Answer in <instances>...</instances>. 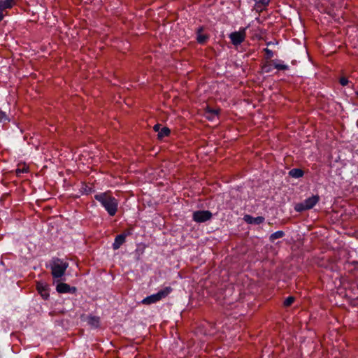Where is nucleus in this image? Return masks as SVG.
<instances>
[{
	"mask_svg": "<svg viewBox=\"0 0 358 358\" xmlns=\"http://www.w3.org/2000/svg\"><path fill=\"white\" fill-rule=\"evenodd\" d=\"M218 114V111L215 109L208 108L205 112V117L209 120H213Z\"/></svg>",
	"mask_w": 358,
	"mask_h": 358,
	"instance_id": "ddd939ff",
	"label": "nucleus"
},
{
	"mask_svg": "<svg viewBox=\"0 0 358 358\" xmlns=\"http://www.w3.org/2000/svg\"><path fill=\"white\" fill-rule=\"evenodd\" d=\"M285 235V233L282 231H278L275 233H273L270 237L269 240L271 242H274L276 239L282 238Z\"/></svg>",
	"mask_w": 358,
	"mask_h": 358,
	"instance_id": "dca6fc26",
	"label": "nucleus"
},
{
	"mask_svg": "<svg viewBox=\"0 0 358 358\" xmlns=\"http://www.w3.org/2000/svg\"><path fill=\"white\" fill-rule=\"evenodd\" d=\"M69 264L66 262H62L59 259L53 261L51 266V273L53 278H59L64 275Z\"/></svg>",
	"mask_w": 358,
	"mask_h": 358,
	"instance_id": "f03ea898",
	"label": "nucleus"
},
{
	"mask_svg": "<svg viewBox=\"0 0 358 358\" xmlns=\"http://www.w3.org/2000/svg\"><path fill=\"white\" fill-rule=\"evenodd\" d=\"M340 83L341 85L345 86L348 83V80L346 78H341L340 79Z\"/></svg>",
	"mask_w": 358,
	"mask_h": 358,
	"instance_id": "5701e85b",
	"label": "nucleus"
},
{
	"mask_svg": "<svg viewBox=\"0 0 358 358\" xmlns=\"http://www.w3.org/2000/svg\"><path fill=\"white\" fill-rule=\"evenodd\" d=\"M15 0H13V2H14V3H15Z\"/></svg>",
	"mask_w": 358,
	"mask_h": 358,
	"instance_id": "a878e982",
	"label": "nucleus"
},
{
	"mask_svg": "<svg viewBox=\"0 0 358 358\" xmlns=\"http://www.w3.org/2000/svg\"><path fill=\"white\" fill-rule=\"evenodd\" d=\"M126 236V234H121L115 237V242L113 244L114 250H117L120 248V246L125 242Z\"/></svg>",
	"mask_w": 358,
	"mask_h": 358,
	"instance_id": "9d476101",
	"label": "nucleus"
},
{
	"mask_svg": "<svg viewBox=\"0 0 358 358\" xmlns=\"http://www.w3.org/2000/svg\"><path fill=\"white\" fill-rule=\"evenodd\" d=\"M319 196H313L306 199L303 202L298 203L295 206V210L301 212L306 210L311 209L318 202Z\"/></svg>",
	"mask_w": 358,
	"mask_h": 358,
	"instance_id": "20e7f679",
	"label": "nucleus"
},
{
	"mask_svg": "<svg viewBox=\"0 0 358 358\" xmlns=\"http://www.w3.org/2000/svg\"><path fill=\"white\" fill-rule=\"evenodd\" d=\"M3 6L0 4V21L3 20V12L4 10V8L2 7Z\"/></svg>",
	"mask_w": 358,
	"mask_h": 358,
	"instance_id": "393cba45",
	"label": "nucleus"
},
{
	"mask_svg": "<svg viewBox=\"0 0 358 358\" xmlns=\"http://www.w3.org/2000/svg\"><path fill=\"white\" fill-rule=\"evenodd\" d=\"M14 3L13 0H5L0 2V4L3 6L2 7L4 10L12 8Z\"/></svg>",
	"mask_w": 358,
	"mask_h": 358,
	"instance_id": "f3484780",
	"label": "nucleus"
},
{
	"mask_svg": "<svg viewBox=\"0 0 358 358\" xmlns=\"http://www.w3.org/2000/svg\"><path fill=\"white\" fill-rule=\"evenodd\" d=\"M94 199L100 202L110 216H114L117 211V200L110 195V192L94 195Z\"/></svg>",
	"mask_w": 358,
	"mask_h": 358,
	"instance_id": "f257e3e1",
	"label": "nucleus"
},
{
	"mask_svg": "<svg viewBox=\"0 0 358 358\" xmlns=\"http://www.w3.org/2000/svg\"><path fill=\"white\" fill-rule=\"evenodd\" d=\"M171 290L172 289L171 287H166L164 289L158 292L157 294L147 296L142 301V303L145 305H150L156 303L161 300L162 299L166 296L167 294L170 293Z\"/></svg>",
	"mask_w": 358,
	"mask_h": 358,
	"instance_id": "7ed1b4c3",
	"label": "nucleus"
},
{
	"mask_svg": "<svg viewBox=\"0 0 358 358\" xmlns=\"http://www.w3.org/2000/svg\"><path fill=\"white\" fill-rule=\"evenodd\" d=\"M203 28L202 27L197 29L196 40L199 43L203 44L208 39V35L203 33Z\"/></svg>",
	"mask_w": 358,
	"mask_h": 358,
	"instance_id": "1a4fd4ad",
	"label": "nucleus"
},
{
	"mask_svg": "<svg viewBox=\"0 0 358 358\" xmlns=\"http://www.w3.org/2000/svg\"><path fill=\"white\" fill-rule=\"evenodd\" d=\"M289 175L294 178H299L303 176V171L300 169H292L289 171Z\"/></svg>",
	"mask_w": 358,
	"mask_h": 358,
	"instance_id": "f8f14e48",
	"label": "nucleus"
},
{
	"mask_svg": "<svg viewBox=\"0 0 358 358\" xmlns=\"http://www.w3.org/2000/svg\"><path fill=\"white\" fill-rule=\"evenodd\" d=\"M170 132H171V131L168 127H164L163 128H162L160 131L157 134V138L159 140H162L165 136H168L169 135Z\"/></svg>",
	"mask_w": 358,
	"mask_h": 358,
	"instance_id": "2eb2a0df",
	"label": "nucleus"
},
{
	"mask_svg": "<svg viewBox=\"0 0 358 358\" xmlns=\"http://www.w3.org/2000/svg\"><path fill=\"white\" fill-rule=\"evenodd\" d=\"M5 120H8L6 114L3 112L0 111V122H3Z\"/></svg>",
	"mask_w": 358,
	"mask_h": 358,
	"instance_id": "4be33fe9",
	"label": "nucleus"
},
{
	"mask_svg": "<svg viewBox=\"0 0 358 358\" xmlns=\"http://www.w3.org/2000/svg\"><path fill=\"white\" fill-rule=\"evenodd\" d=\"M36 289L38 292L44 299H48L49 297L48 287V285L42 282H38L36 283Z\"/></svg>",
	"mask_w": 358,
	"mask_h": 358,
	"instance_id": "6e6552de",
	"label": "nucleus"
},
{
	"mask_svg": "<svg viewBox=\"0 0 358 358\" xmlns=\"http://www.w3.org/2000/svg\"><path fill=\"white\" fill-rule=\"evenodd\" d=\"M56 290L59 293H75L76 288L75 287H71L66 283L59 282L57 285Z\"/></svg>",
	"mask_w": 358,
	"mask_h": 358,
	"instance_id": "0eeeda50",
	"label": "nucleus"
},
{
	"mask_svg": "<svg viewBox=\"0 0 358 358\" xmlns=\"http://www.w3.org/2000/svg\"><path fill=\"white\" fill-rule=\"evenodd\" d=\"M264 50V52L266 53V59H271V58H272L273 57V52L270 49L265 48Z\"/></svg>",
	"mask_w": 358,
	"mask_h": 358,
	"instance_id": "412c9836",
	"label": "nucleus"
},
{
	"mask_svg": "<svg viewBox=\"0 0 358 358\" xmlns=\"http://www.w3.org/2000/svg\"><path fill=\"white\" fill-rule=\"evenodd\" d=\"M100 319L99 317L90 316L87 320V322L92 327H98L99 325Z\"/></svg>",
	"mask_w": 358,
	"mask_h": 358,
	"instance_id": "4468645a",
	"label": "nucleus"
},
{
	"mask_svg": "<svg viewBox=\"0 0 358 358\" xmlns=\"http://www.w3.org/2000/svg\"><path fill=\"white\" fill-rule=\"evenodd\" d=\"M212 213L208 210H198L193 213L194 220L197 222H203L210 220Z\"/></svg>",
	"mask_w": 358,
	"mask_h": 358,
	"instance_id": "423d86ee",
	"label": "nucleus"
},
{
	"mask_svg": "<svg viewBox=\"0 0 358 358\" xmlns=\"http://www.w3.org/2000/svg\"><path fill=\"white\" fill-rule=\"evenodd\" d=\"M245 221H247L248 222H249L250 224H259L264 222V218L263 217H260V216L257 217H252L250 215H246L245 217Z\"/></svg>",
	"mask_w": 358,
	"mask_h": 358,
	"instance_id": "9b49d317",
	"label": "nucleus"
},
{
	"mask_svg": "<svg viewBox=\"0 0 358 358\" xmlns=\"http://www.w3.org/2000/svg\"><path fill=\"white\" fill-rule=\"evenodd\" d=\"M245 29L244 28L239 31H234L230 34L229 38L231 41V43L234 45H240L244 40L245 37Z\"/></svg>",
	"mask_w": 358,
	"mask_h": 358,
	"instance_id": "39448f33",
	"label": "nucleus"
},
{
	"mask_svg": "<svg viewBox=\"0 0 358 358\" xmlns=\"http://www.w3.org/2000/svg\"><path fill=\"white\" fill-rule=\"evenodd\" d=\"M294 297H293V296H289V297H287V298L285 300V301H284V305H285V306H290V305L294 302Z\"/></svg>",
	"mask_w": 358,
	"mask_h": 358,
	"instance_id": "aec40b11",
	"label": "nucleus"
},
{
	"mask_svg": "<svg viewBox=\"0 0 358 358\" xmlns=\"http://www.w3.org/2000/svg\"><path fill=\"white\" fill-rule=\"evenodd\" d=\"M262 70L264 72L269 73V72L272 71L273 66L271 64H264L262 67Z\"/></svg>",
	"mask_w": 358,
	"mask_h": 358,
	"instance_id": "6ab92c4d",
	"label": "nucleus"
},
{
	"mask_svg": "<svg viewBox=\"0 0 358 358\" xmlns=\"http://www.w3.org/2000/svg\"><path fill=\"white\" fill-rule=\"evenodd\" d=\"M274 68L278 70H287L288 69V66L285 64H279L277 61H272Z\"/></svg>",
	"mask_w": 358,
	"mask_h": 358,
	"instance_id": "a211bd4d",
	"label": "nucleus"
},
{
	"mask_svg": "<svg viewBox=\"0 0 358 358\" xmlns=\"http://www.w3.org/2000/svg\"><path fill=\"white\" fill-rule=\"evenodd\" d=\"M161 124H155L154 127H153V129L155 131L159 133L160 131V130L162 129L161 128Z\"/></svg>",
	"mask_w": 358,
	"mask_h": 358,
	"instance_id": "b1692460",
	"label": "nucleus"
}]
</instances>
